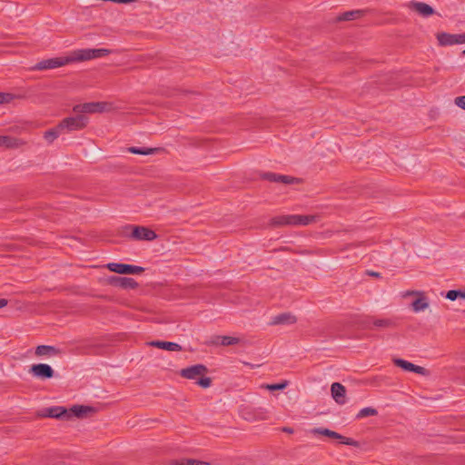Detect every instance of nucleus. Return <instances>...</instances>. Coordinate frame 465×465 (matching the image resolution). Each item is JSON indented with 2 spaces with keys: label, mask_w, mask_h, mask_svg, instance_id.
<instances>
[{
  "label": "nucleus",
  "mask_w": 465,
  "mask_h": 465,
  "mask_svg": "<svg viewBox=\"0 0 465 465\" xmlns=\"http://www.w3.org/2000/svg\"><path fill=\"white\" fill-rule=\"evenodd\" d=\"M94 412V408L90 406L74 405L69 410L62 406H55L45 409L44 416L69 420L73 417L84 418Z\"/></svg>",
  "instance_id": "1"
},
{
  "label": "nucleus",
  "mask_w": 465,
  "mask_h": 465,
  "mask_svg": "<svg viewBox=\"0 0 465 465\" xmlns=\"http://www.w3.org/2000/svg\"><path fill=\"white\" fill-rule=\"evenodd\" d=\"M111 53L110 50L104 48L99 49H77L70 53L67 55L68 64L88 61L94 58H99L102 56H105Z\"/></svg>",
  "instance_id": "2"
},
{
  "label": "nucleus",
  "mask_w": 465,
  "mask_h": 465,
  "mask_svg": "<svg viewBox=\"0 0 465 465\" xmlns=\"http://www.w3.org/2000/svg\"><path fill=\"white\" fill-rule=\"evenodd\" d=\"M315 221V217L312 215H282L272 219L271 223L274 226L284 225H308Z\"/></svg>",
  "instance_id": "3"
},
{
  "label": "nucleus",
  "mask_w": 465,
  "mask_h": 465,
  "mask_svg": "<svg viewBox=\"0 0 465 465\" xmlns=\"http://www.w3.org/2000/svg\"><path fill=\"white\" fill-rule=\"evenodd\" d=\"M87 117L79 114L74 117H66L59 123V128L64 132H72L84 129L87 124Z\"/></svg>",
  "instance_id": "4"
},
{
  "label": "nucleus",
  "mask_w": 465,
  "mask_h": 465,
  "mask_svg": "<svg viewBox=\"0 0 465 465\" xmlns=\"http://www.w3.org/2000/svg\"><path fill=\"white\" fill-rule=\"evenodd\" d=\"M108 104L104 102H92L83 104H76L73 107V111L77 114H94L107 111Z\"/></svg>",
  "instance_id": "5"
},
{
  "label": "nucleus",
  "mask_w": 465,
  "mask_h": 465,
  "mask_svg": "<svg viewBox=\"0 0 465 465\" xmlns=\"http://www.w3.org/2000/svg\"><path fill=\"white\" fill-rule=\"evenodd\" d=\"M311 432L315 435L319 434V435H323V436H326V437H329L331 439L339 440L341 441V443L345 444V445L354 446V447L359 446V442L354 440L353 439L342 436V435L339 434L338 432L333 431L329 429H326V428H315V429H312L311 430Z\"/></svg>",
  "instance_id": "6"
},
{
  "label": "nucleus",
  "mask_w": 465,
  "mask_h": 465,
  "mask_svg": "<svg viewBox=\"0 0 465 465\" xmlns=\"http://www.w3.org/2000/svg\"><path fill=\"white\" fill-rule=\"evenodd\" d=\"M68 59L67 56H60V57H54L49 59H45L40 62H38L34 67V70H49V69H55L58 67H62L64 65H67Z\"/></svg>",
  "instance_id": "7"
},
{
  "label": "nucleus",
  "mask_w": 465,
  "mask_h": 465,
  "mask_svg": "<svg viewBox=\"0 0 465 465\" xmlns=\"http://www.w3.org/2000/svg\"><path fill=\"white\" fill-rule=\"evenodd\" d=\"M106 268L119 274H140L144 271V268L136 265L110 262L106 264Z\"/></svg>",
  "instance_id": "8"
},
{
  "label": "nucleus",
  "mask_w": 465,
  "mask_h": 465,
  "mask_svg": "<svg viewBox=\"0 0 465 465\" xmlns=\"http://www.w3.org/2000/svg\"><path fill=\"white\" fill-rule=\"evenodd\" d=\"M437 40L440 45H454L465 44V33L463 34H448L439 33L437 34Z\"/></svg>",
  "instance_id": "9"
},
{
  "label": "nucleus",
  "mask_w": 465,
  "mask_h": 465,
  "mask_svg": "<svg viewBox=\"0 0 465 465\" xmlns=\"http://www.w3.org/2000/svg\"><path fill=\"white\" fill-rule=\"evenodd\" d=\"M266 411L262 408L252 409L250 407H242L240 410L241 416L249 421L264 420L267 419Z\"/></svg>",
  "instance_id": "10"
},
{
  "label": "nucleus",
  "mask_w": 465,
  "mask_h": 465,
  "mask_svg": "<svg viewBox=\"0 0 465 465\" xmlns=\"http://www.w3.org/2000/svg\"><path fill=\"white\" fill-rule=\"evenodd\" d=\"M131 236L138 241H153L157 238L155 232L144 226H133Z\"/></svg>",
  "instance_id": "11"
},
{
  "label": "nucleus",
  "mask_w": 465,
  "mask_h": 465,
  "mask_svg": "<svg viewBox=\"0 0 465 465\" xmlns=\"http://www.w3.org/2000/svg\"><path fill=\"white\" fill-rule=\"evenodd\" d=\"M30 372L33 376L39 379H51L54 375L52 367L45 363L34 364L30 368Z\"/></svg>",
  "instance_id": "12"
},
{
  "label": "nucleus",
  "mask_w": 465,
  "mask_h": 465,
  "mask_svg": "<svg viewBox=\"0 0 465 465\" xmlns=\"http://www.w3.org/2000/svg\"><path fill=\"white\" fill-rule=\"evenodd\" d=\"M207 371V368L203 364H196L191 367L182 369L180 375L188 380H196L203 376Z\"/></svg>",
  "instance_id": "13"
},
{
  "label": "nucleus",
  "mask_w": 465,
  "mask_h": 465,
  "mask_svg": "<svg viewBox=\"0 0 465 465\" xmlns=\"http://www.w3.org/2000/svg\"><path fill=\"white\" fill-rule=\"evenodd\" d=\"M108 282L111 285L123 289H134L137 287V282L133 278L111 276Z\"/></svg>",
  "instance_id": "14"
},
{
  "label": "nucleus",
  "mask_w": 465,
  "mask_h": 465,
  "mask_svg": "<svg viewBox=\"0 0 465 465\" xmlns=\"http://www.w3.org/2000/svg\"><path fill=\"white\" fill-rule=\"evenodd\" d=\"M393 362L396 366L403 369L407 371H412L420 375H426L428 373L427 370L421 366L415 365L410 361H407L402 359H394Z\"/></svg>",
  "instance_id": "15"
},
{
  "label": "nucleus",
  "mask_w": 465,
  "mask_h": 465,
  "mask_svg": "<svg viewBox=\"0 0 465 465\" xmlns=\"http://www.w3.org/2000/svg\"><path fill=\"white\" fill-rule=\"evenodd\" d=\"M408 5H409L410 9L417 12L420 15L424 16V17L430 16L434 14L433 8L430 5H429L428 4L423 3V2L412 1V2H410Z\"/></svg>",
  "instance_id": "16"
},
{
  "label": "nucleus",
  "mask_w": 465,
  "mask_h": 465,
  "mask_svg": "<svg viewBox=\"0 0 465 465\" xmlns=\"http://www.w3.org/2000/svg\"><path fill=\"white\" fill-rule=\"evenodd\" d=\"M263 178L270 182L282 183L284 184H291V183L300 182V180L298 178H294V177L289 176V175L277 174V173H265L263 175Z\"/></svg>",
  "instance_id": "17"
},
{
  "label": "nucleus",
  "mask_w": 465,
  "mask_h": 465,
  "mask_svg": "<svg viewBox=\"0 0 465 465\" xmlns=\"http://www.w3.org/2000/svg\"><path fill=\"white\" fill-rule=\"evenodd\" d=\"M61 353V351L54 346L39 345L35 348V354L37 357H55Z\"/></svg>",
  "instance_id": "18"
},
{
  "label": "nucleus",
  "mask_w": 465,
  "mask_h": 465,
  "mask_svg": "<svg viewBox=\"0 0 465 465\" xmlns=\"http://www.w3.org/2000/svg\"><path fill=\"white\" fill-rule=\"evenodd\" d=\"M331 391L332 398L338 404L345 403L346 390L342 384L339 382L332 383L331 387Z\"/></svg>",
  "instance_id": "19"
},
{
  "label": "nucleus",
  "mask_w": 465,
  "mask_h": 465,
  "mask_svg": "<svg viewBox=\"0 0 465 465\" xmlns=\"http://www.w3.org/2000/svg\"><path fill=\"white\" fill-rule=\"evenodd\" d=\"M150 346L156 347L162 350L170 351H182V346L178 343L172 341H153L148 343Z\"/></svg>",
  "instance_id": "20"
},
{
  "label": "nucleus",
  "mask_w": 465,
  "mask_h": 465,
  "mask_svg": "<svg viewBox=\"0 0 465 465\" xmlns=\"http://www.w3.org/2000/svg\"><path fill=\"white\" fill-rule=\"evenodd\" d=\"M25 143V142H24L21 139L11 136L0 135V146L5 148H18L24 145Z\"/></svg>",
  "instance_id": "21"
},
{
  "label": "nucleus",
  "mask_w": 465,
  "mask_h": 465,
  "mask_svg": "<svg viewBox=\"0 0 465 465\" xmlns=\"http://www.w3.org/2000/svg\"><path fill=\"white\" fill-rule=\"evenodd\" d=\"M297 322V318L295 315L290 313V312H286V313H282V314H279L277 316H275L273 319H272V324H294L295 322Z\"/></svg>",
  "instance_id": "22"
},
{
  "label": "nucleus",
  "mask_w": 465,
  "mask_h": 465,
  "mask_svg": "<svg viewBox=\"0 0 465 465\" xmlns=\"http://www.w3.org/2000/svg\"><path fill=\"white\" fill-rule=\"evenodd\" d=\"M428 307L429 302L423 292H421V295L417 296V298L411 303V308L415 312H422Z\"/></svg>",
  "instance_id": "23"
},
{
  "label": "nucleus",
  "mask_w": 465,
  "mask_h": 465,
  "mask_svg": "<svg viewBox=\"0 0 465 465\" xmlns=\"http://www.w3.org/2000/svg\"><path fill=\"white\" fill-rule=\"evenodd\" d=\"M63 129L59 128V124L54 127L52 128L44 134V138L49 143H52L58 136L63 134Z\"/></svg>",
  "instance_id": "24"
},
{
  "label": "nucleus",
  "mask_w": 465,
  "mask_h": 465,
  "mask_svg": "<svg viewBox=\"0 0 465 465\" xmlns=\"http://www.w3.org/2000/svg\"><path fill=\"white\" fill-rule=\"evenodd\" d=\"M170 465H211L207 461L198 460L195 459H183L174 460L170 462Z\"/></svg>",
  "instance_id": "25"
},
{
  "label": "nucleus",
  "mask_w": 465,
  "mask_h": 465,
  "mask_svg": "<svg viewBox=\"0 0 465 465\" xmlns=\"http://www.w3.org/2000/svg\"><path fill=\"white\" fill-rule=\"evenodd\" d=\"M158 148H147V147H128L127 151L131 153L141 154V155H150L157 152Z\"/></svg>",
  "instance_id": "26"
},
{
  "label": "nucleus",
  "mask_w": 465,
  "mask_h": 465,
  "mask_svg": "<svg viewBox=\"0 0 465 465\" xmlns=\"http://www.w3.org/2000/svg\"><path fill=\"white\" fill-rule=\"evenodd\" d=\"M371 323L378 329H389L394 326V322L390 319H373Z\"/></svg>",
  "instance_id": "27"
},
{
  "label": "nucleus",
  "mask_w": 465,
  "mask_h": 465,
  "mask_svg": "<svg viewBox=\"0 0 465 465\" xmlns=\"http://www.w3.org/2000/svg\"><path fill=\"white\" fill-rule=\"evenodd\" d=\"M377 414H378V411L376 409H374L372 407H366V408L361 409L358 412L357 419H362V418L369 417V416H376Z\"/></svg>",
  "instance_id": "28"
},
{
  "label": "nucleus",
  "mask_w": 465,
  "mask_h": 465,
  "mask_svg": "<svg viewBox=\"0 0 465 465\" xmlns=\"http://www.w3.org/2000/svg\"><path fill=\"white\" fill-rule=\"evenodd\" d=\"M361 11L360 10H355V11H350V12H346L344 13L341 17H340V20H344V21H350V20H354L358 17L361 16Z\"/></svg>",
  "instance_id": "29"
},
{
  "label": "nucleus",
  "mask_w": 465,
  "mask_h": 465,
  "mask_svg": "<svg viewBox=\"0 0 465 465\" xmlns=\"http://www.w3.org/2000/svg\"><path fill=\"white\" fill-rule=\"evenodd\" d=\"M218 338L221 339V344L223 346L234 345L240 341L239 338L232 336H221Z\"/></svg>",
  "instance_id": "30"
},
{
  "label": "nucleus",
  "mask_w": 465,
  "mask_h": 465,
  "mask_svg": "<svg viewBox=\"0 0 465 465\" xmlns=\"http://www.w3.org/2000/svg\"><path fill=\"white\" fill-rule=\"evenodd\" d=\"M287 385H288V381H283L282 382H280V383L266 384V385H263L262 387L269 391H278V390L285 389L287 387Z\"/></svg>",
  "instance_id": "31"
},
{
  "label": "nucleus",
  "mask_w": 465,
  "mask_h": 465,
  "mask_svg": "<svg viewBox=\"0 0 465 465\" xmlns=\"http://www.w3.org/2000/svg\"><path fill=\"white\" fill-rule=\"evenodd\" d=\"M196 383L203 388H209L212 383V380L209 377H199Z\"/></svg>",
  "instance_id": "32"
},
{
  "label": "nucleus",
  "mask_w": 465,
  "mask_h": 465,
  "mask_svg": "<svg viewBox=\"0 0 465 465\" xmlns=\"http://www.w3.org/2000/svg\"><path fill=\"white\" fill-rule=\"evenodd\" d=\"M14 95L8 93H0V104H8L14 99Z\"/></svg>",
  "instance_id": "33"
},
{
  "label": "nucleus",
  "mask_w": 465,
  "mask_h": 465,
  "mask_svg": "<svg viewBox=\"0 0 465 465\" xmlns=\"http://www.w3.org/2000/svg\"><path fill=\"white\" fill-rule=\"evenodd\" d=\"M446 298L450 301H455L459 298V290H450L446 293Z\"/></svg>",
  "instance_id": "34"
},
{
  "label": "nucleus",
  "mask_w": 465,
  "mask_h": 465,
  "mask_svg": "<svg viewBox=\"0 0 465 465\" xmlns=\"http://www.w3.org/2000/svg\"><path fill=\"white\" fill-rule=\"evenodd\" d=\"M454 103L457 106L465 110V95L456 97Z\"/></svg>",
  "instance_id": "35"
},
{
  "label": "nucleus",
  "mask_w": 465,
  "mask_h": 465,
  "mask_svg": "<svg viewBox=\"0 0 465 465\" xmlns=\"http://www.w3.org/2000/svg\"><path fill=\"white\" fill-rule=\"evenodd\" d=\"M410 295L419 296L421 295V292L420 291H408L403 294V297H407Z\"/></svg>",
  "instance_id": "36"
},
{
  "label": "nucleus",
  "mask_w": 465,
  "mask_h": 465,
  "mask_svg": "<svg viewBox=\"0 0 465 465\" xmlns=\"http://www.w3.org/2000/svg\"><path fill=\"white\" fill-rule=\"evenodd\" d=\"M367 274L370 275V276L375 277V278L381 277V273L378 272L368 271Z\"/></svg>",
  "instance_id": "37"
},
{
  "label": "nucleus",
  "mask_w": 465,
  "mask_h": 465,
  "mask_svg": "<svg viewBox=\"0 0 465 465\" xmlns=\"http://www.w3.org/2000/svg\"><path fill=\"white\" fill-rule=\"evenodd\" d=\"M7 305V300L6 299H0V308H3Z\"/></svg>",
  "instance_id": "38"
},
{
  "label": "nucleus",
  "mask_w": 465,
  "mask_h": 465,
  "mask_svg": "<svg viewBox=\"0 0 465 465\" xmlns=\"http://www.w3.org/2000/svg\"><path fill=\"white\" fill-rule=\"evenodd\" d=\"M282 430H283L284 432H287V433H290V434L293 433V429H292V428H290V427H284V428L282 429Z\"/></svg>",
  "instance_id": "39"
},
{
  "label": "nucleus",
  "mask_w": 465,
  "mask_h": 465,
  "mask_svg": "<svg viewBox=\"0 0 465 465\" xmlns=\"http://www.w3.org/2000/svg\"><path fill=\"white\" fill-rule=\"evenodd\" d=\"M459 298L465 299V290L464 291L459 290Z\"/></svg>",
  "instance_id": "40"
},
{
  "label": "nucleus",
  "mask_w": 465,
  "mask_h": 465,
  "mask_svg": "<svg viewBox=\"0 0 465 465\" xmlns=\"http://www.w3.org/2000/svg\"><path fill=\"white\" fill-rule=\"evenodd\" d=\"M463 54H465V50L463 51Z\"/></svg>",
  "instance_id": "41"
}]
</instances>
